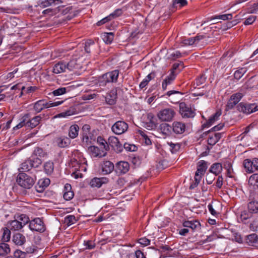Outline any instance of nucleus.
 I'll list each match as a JSON object with an SVG mask.
<instances>
[{
    "label": "nucleus",
    "instance_id": "nucleus-15",
    "mask_svg": "<svg viewBox=\"0 0 258 258\" xmlns=\"http://www.w3.org/2000/svg\"><path fill=\"white\" fill-rule=\"evenodd\" d=\"M130 169V165L128 162L120 161L116 164V171L119 174L126 173Z\"/></svg>",
    "mask_w": 258,
    "mask_h": 258
},
{
    "label": "nucleus",
    "instance_id": "nucleus-18",
    "mask_svg": "<svg viewBox=\"0 0 258 258\" xmlns=\"http://www.w3.org/2000/svg\"><path fill=\"white\" fill-rule=\"evenodd\" d=\"M12 241L16 245L21 246L26 242V240L23 234L20 233H16L13 235Z\"/></svg>",
    "mask_w": 258,
    "mask_h": 258
},
{
    "label": "nucleus",
    "instance_id": "nucleus-37",
    "mask_svg": "<svg viewBox=\"0 0 258 258\" xmlns=\"http://www.w3.org/2000/svg\"><path fill=\"white\" fill-rule=\"evenodd\" d=\"M200 225V222L197 221H186L183 223L184 227L190 228L192 230L196 229Z\"/></svg>",
    "mask_w": 258,
    "mask_h": 258
},
{
    "label": "nucleus",
    "instance_id": "nucleus-4",
    "mask_svg": "<svg viewBox=\"0 0 258 258\" xmlns=\"http://www.w3.org/2000/svg\"><path fill=\"white\" fill-rule=\"evenodd\" d=\"M118 75V70H114L103 74L99 79L100 85H105L107 83L116 82Z\"/></svg>",
    "mask_w": 258,
    "mask_h": 258
},
{
    "label": "nucleus",
    "instance_id": "nucleus-62",
    "mask_svg": "<svg viewBox=\"0 0 258 258\" xmlns=\"http://www.w3.org/2000/svg\"><path fill=\"white\" fill-rule=\"evenodd\" d=\"M180 68L182 69L184 68L183 63L182 62L180 61L178 63H175L173 64L172 69L171 71H173V72L175 73V71Z\"/></svg>",
    "mask_w": 258,
    "mask_h": 258
},
{
    "label": "nucleus",
    "instance_id": "nucleus-40",
    "mask_svg": "<svg viewBox=\"0 0 258 258\" xmlns=\"http://www.w3.org/2000/svg\"><path fill=\"white\" fill-rule=\"evenodd\" d=\"M58 0H39L38 2V6L41 8H44L52 5L55 2Z\"/></svg>",
    "mask_w": 258,
    "mask_h": 258
},
{
    "label": "nucleus",
    "instance_id": "nucleus-55",
    "mask_svg": "<svg viewBox=\"0 0 258 258\" xmlns=\"http://www.w3.org/2000/svg\"><path fill=\"white\" fill-rule=\"evenodd\" d=\"M232 18V14H223L217 15L215 17V19H222L223 20H231Z\"/></svg>",
    "mask_w": 258,
    "mask_h": 258
},
{
    "label": "nucleus",
    "instance_id": "nucleus-36",
    "mask_svg": "<svg viewBox=\"0 0 258 258\" xmlns=\"http://www.w3.org/2000/svg\"><path fill=\"white\" fill-rule=\"evenodd\" d=\"M32 155L40 158L46 157L47 156V153L40 147H36L33 151Z\"/></svg>",
    "mask_w": 258,
    "mask_h": 258
},
{
    "label": "nucleus",
    "instance_id": "nucleus-30",
    "mask_svg": "<svg viewBox=\"0 0 258 258\" xmlns=\"http://www.w3.org/2000/svg\"><path fill=\"white\" fill-rule=\"evenodd\" d=\"M79 127L77 124H74L70 126L69 135L72 139L76 138L78 135Z\"/></svg>",
    "mask_w": 258,
    "mask_h": 258
},
{
    "label": "nucleus",
    "instance_id": "nucleus-49",
    "mask_svg": "<svg viewBox=\"0 0 258 258\" xmlns=\"http://www.w3.org/2000/svg\"><path fill=\"white\" fill-rule=\"evenodd\" d=\"M167 144L170 147V150L172 153L177 152L180 148V144L179 143H173L172 142H167Z\"/></svg>",
    "mask_w": 258,
    "mask_h": 258
},
{
    "label": "nucleus",
    "instance_id": "nucleus-14",
    "mask_svg": "<svg viewBox=\"0 0 258 258\" xmlns=\"http://www.w3.org/2000/svg\"><path fill=\"white\" fill-rule=\"evenodd\" d=\"M117 90L113 89L111 90L105 96V101L108 104L114 105L116 102Z\"/></svg>",
    "mask_w": 258,
    "mask_h": 258
},
{
    "label": "nucleus",
    "instance_id": "nucleus-38",
    "mask_svg": "<svg viewBox=\"0 0 258 258\" xmlns=\"http://www.w3.org/2000/svg\"><path fill=\"white\" fill-rule=\"evenodd\" d=\"M3 235L2 240L3 241L6 242L10 240L11 238V230L10 228L5 227L3 228Z\"/></svg>",
    "mask_w": 258,
    "mask_h": 258
},
{
    "label": "nucleus",
    "instance_id": "nucleus-27",
    "mask_svg": "<svg viewBox=\"0 0 258 258\" xmlns=\"http://www.w3.org/2000/svg\"><path fill=\"white\" fill-rule=\"evenodd\" d=\"M29 117V113H26L20 119V122L15 126L13 127V131H16L25 126L27 127V121Z\"/></svg>",
    "mask_w": 258,
    "mask_h": 258
},
{
    "label": "nucleus",
    "instance_id": "nucleus-57",
    "mask_svg": "<svg viewBox=\"0 0 258 258\" xmlns=\"http://www.w3.org/2000/svg\"><path fill=\"white\" fill-rule=\"evenodd\" d=\"M201 178L200 176H195V181L190 185L189 188L193 189L196 187L200 182Z\"/></svg>",
    "mask_w": 258,
    "mask_h": 258
},
{
    "label": "nucleus",
    "instance_id": "nucleus-41",
    "mask_svg": "<svg viewBox=\"0 0 258 258\" xmlns=\"http://www.w3.org/2000/svg\"><path fill=\"white\" fill-rule=\"evenodd\" d=\"M114 38V34L112 32L104 33L102 35V39L106 44H110Z\"/></svg>",
    "mask_w": 258,
    "mask_h": 258
},
{
    "label": "nucleus",
    "instance_id": "nucleus-12",
    "mask_svg": "<svg viewBox=\"0 0 258 258\" xmlns=\"http://www.w3.org/2000/svg\"><path fill=\"white\" fill-rule=\"evenodd\" d=\"M66 64L67 70L69 72L75 71L81 68L80 61L77 58H73L68 62L66 61Z\"/></svg>",
    "mask_w": 258,
    "mask_h": 258
},
{
    "label": "nucleus",
    "instance_id": "nucleus-33",
    "mask_svg": "<svg viewBox=\"0 0 258 258\" xmlns=\"http://www.w3.org/2000/svg\"><path fill=\"white\" fill-rule=\"evenodd\" d=\"M57 145L60 148H64L69 146L70 144V140L67 137L59 138L56 140Z\"/></svg>",
    "mask_w": 258,
    "mask_h": 258
},
{
    "label": "nucleus",
    "instance_id": "nucleus-52",
    "mask_svg": "<svg viewBox=\"0 0 258 258\" xmlns=\"http://www.w3.org/2000/svg\"><path fill=\"white\" fill-rule=\"evenodd\" d=\"M152 79L151 74H149L146 78L144 79L142 82L140 84L139 87L141 89H143L145 87L150 80Z\"/></svg>",
    "mask_w": 258,
    "mask_h": 258
},
{
    "label": "nucleus",
    "instance_id": "nucleus-6",
    "mask_svg": "<svg viewBox=\"0 0 258 258\" xmlns=\"http://www.w3.org/2000/svg\"><path fill=\"white\" fill-rule=\"evenodd\" d=\"M237 110L243 113L249 114L258 111V103H245L241 102L237 106Z\"/></svg>",
    "mask_w": 258,
    "mask_h": 258
},
{
    "label": "nucleus",
    "instance_id": "nucleus-61",
    "mask_svg": "<svg viewBox=\"0 0 258 258\" xmlns=\"http://www.w3.org/2000/svg\"><path fill=\"white\" fill-rule=\"evenodd\" d=\"M225 168L227 170V176L229 177H232V176L231 174L232 173L233 169H232V165L231 164V163H228L226 165H225Z\"/></svg>",
    "mask_w": 258,
    "mask_h": 258
},
{
    "label": "nucleus",
    "instance_id": "nucleus-59",
    "mask_svg": "<svg viewBox=\"0 0 258 258\" xmlns=\"http://www.w3.org/2000/svg\"><path fill=\"white\" fill-rule=\"evenodd\" d=\"M215 176L214 174L213 175L212 174L207 173L206 175V180L208 184H211L213 183L214 180L215 179Z\"/></svg>",
    "mask_w": 258,
    "mask_h": 258
},
{
    "label": "nucleus",
    "instance_id": "nucleus-26",
    "mask_svg": "<svg viewBox=\"0 0 258 258\" xmlns=\"http://www.w3.org/2000/svg\"><path fill=\"white\" fill-rule=\"evenodd\" d=\"M222 166L220 163L213 164L209 169V172L215 175H218L222 171Z\"/></svg>",
    "mask_w": 258,
    "mask_h": 258
},
{
    "label": "nucleus",
    "instance_id": "nucleus-48",
    "mask_svg": "<svg viewBox=\"0 0 258 258\" xmlns=\"http://www.w3.org/2000/svg\"><path fill=\"white\" fill-rule=\"evenodd\" d=\"M31 249L30 250H27V252L22 251L20 250H16L14 253V256L16 258H25L27 253L31 252Z\"/></svg>",
    "mask_w": 258,
    "mask_h": 258
},
{
    "label": "nucleus",
    "instance_id": "nucleus-39",
    "mask_svg": "<svg viewBox=\"0 0 258 258\" xmlns=\"http://www.w3.org/2000/svg\"><path fill=\"white\" fill-rule=\"evenodd\" d=\"M9 244L4 242L0 244V255H5L10 252Z\"/></svg>",
    "mask_w": 258,
    "mask_h": 258
},
{
    "label": "nucleus",
    "instance_id": "nucleus-42",
    "mask_svg": "<svg viewBox=\"0 0 258 258\" xmlns=\"http://www.w3.org/2000/svg\"><path fill=\"white\" fill-rule=\"evenodd\" d=\"M44 171L47 174H51L54 169L53 163L51 161H48L44 165Z\"/></svg>",
    "mask_w": 258,
    "mask_h": 258
},
{
    "label": "nucleus",
    "instance_id": "nucleus-45",
    "mask_svg": "<svg viewBox=\"0 0 258 258\" xmlns=\"http://www.w3.org/2000/svg\"><path fill=\"white\" fill-rule=\"evenodd\" d=\"M77 221L76 217L74 215H68L64 218V223L68 226L72 225Z\"/></svg>",
    "mask_w": 258,
    "mask_h": 258
},
{
    "label": "nucleus",
    "instance_id": "nucleus-21",
    "mask_svg": "<svg viewBox=\"0 0 258 258\" xmlns=\"http://www.w3.org/2000/svg\"><path fill=\"white\" fill-rule=\"evenodd\" d=\"M245 241L249 245L258 247V236L255 233L247 235Z\"/></svg>",
    "mask_w": 258,
    "mask_h": 258
},
{
    "label": "nucleus",
    "instance_id": "nucleus-51",
    "mask_svg": "<svg viewBox=\"0 0 258 258\" xmlns=\"http://www.w3.org/2000/svg\"><path fill=\"white\" fill-rule=\"evenodd\" d=\"M243 95L241 93H237L232 95L229 99L231 101H233L237 104L242 97Z\"/></svg>",
    "mask_w": 258,
    "mask_h": 258
},
{
    "label": "nucleus",
    "instance_id": "nucleus-31",
    "mask_svg": "<svg viewBox=\"0 0 258 258\" xmlns=\"http://www.w3.org/2000/svg\"><path fill=\"white\" fill-rule=\"evenodd\" d=\"M249 184L253 187V189L258 188V174H253L251 175L248 180Z\"/></svg>",
    "mask_w": 258,
    "mask_h": 258
},
{
    "label": "nucleus",
    "instance_id": "nucleus-47",
    "mask_svg": "<svg viewBox=\"0 0 258 258\" xmlns=\"http://www.w3.org/2000/svg\"><path fill=\"white\" fill-rule=\"evenodd\" d=\"M97 143L102 146L104 151H107L109 149L108 142H107L104 139L101 137H98L97 140Z\"/></svg>",
    "mask_w": 258,
    "mask_h": 258
},
{
    "label": "nucleus",
    "instance_id": "nucleus-56",
    "mask_svg": "<svg viewBox=\"0 0 258 258\" xmlns=\"http://www.w3.org/2000/svg\"><path fill=\"white\" fill-rule=\"evenodd\" d=\"M123 147L127 151H135L137 149V147L135 145L128 143H124Z\"/></svg>",
    "mask_w": 258,
    "mask_h": 258
},
{
    "label": "nucleus",
    "instance_id": "nucleus-13",
    "mask_svg": "<svg viewBox=\"0 0 258 258\" xmlns=\"http://www.w3.org/2000/svg\"><path fill=\"white\" fill-rule=\"evenodd\" d=\"M196 46H203L209 43L211 38L207 34H198L196 37Z\"/></svg>",
    "mask_w": 258,
    "mask_h": 258
},
{
    "label": "nucleus",
    "instance_id": "nucleus-28",
    "mask_svg": "<svg viewBox=\"0 0 258 258\" xmlns=\"http://www.w3.org/2000/svg\"><path fill=\"white\" fill-rule=\"evenodd\" d=\"M243 165L246 172L248 173L254 172L253 160L252 161L249 159L244 160L243 162Z\"/></svg>",
    "mask_w": 258,
    "mask_h": 258
},
{
    "label": "nucleus",
    "instance_id": "nucleus-1",
    "mask_svg": "<svg viewBox=\"0 0 258 258\" xmlns=\"http://www.w3.org/2000/svg\"><path fill=\"white\" fill-rule=\"evenodd\" d=\"M29 222V217L24 214H22L17 217L15 220L10 221L9 228L12 231L21 230Z\"/></svg>",
    "mask_w": 258,
    "mask_h": 258
},
{
    "label": "nucleus",
    "instance_id": "nucleus-10",
    "mask_svg": "<svg viewBox=\"0 0 258 258\" xmlns=\"http://www.w3.org/2000/svg\"><path fill=\"white\" fill-rule=\"evenodd\" d=\"M108 144H109L114 151L117 153L122 151L123 147L120 143L118 138L116 137L111 136L108 139Z\"/></svg>",
    "mask_w": 258,
    "mask_h": 258
},
{
    "label": "nucleus",
    "instance_id": "nucleus-11",
    "mask_svg": "<svg viewBox=\"0 0 258 258\" xmlns=\"http://www.w3.org/2000/svg\"><path fill=\"white\" fill-rule=\"evenodd\" d=\"M186 128V124L181 121H175L172 124V131L176 135H181L184 133Z\"/></svg>",
    "mask_w": 258,
    "mask_h": 258
},
{
    "label": "nucleus",
    "instance_id": "nucleus-3",
    "mask_svg": "<svg viewBox=\"0 0 258 258\" xmlns=\"http://www.w3.org/2000/svg\"><path fill=\"white\" fill-rule=\"evenodd\" d=\"M17 182L21 187L26 189H30L34 184L35 179L30 175L22 172L18 174Z\"/></svg>",
    "mask_w": 258,
    "mask_h": 258
},
{
    "label": "nucleus",
    "instance_id": "nucleus-46",
    "mask_svg": "<svg viewBox=\"0 0 258 258\" xmlns=\"http://www.w3.org/2000/svg\"><path fill=\"white\" fill-rule=\"evenodd\" d=\"M160 128L163 134L168 135L170 133L172 126L167 123H162L160 125Z\"/></svg>",
    "mask_w": 258,
    "mask_h": 258
},
{
    "label": "nucleus",
    "instance_id": "nucleus-44",
    "mask_svg": "<svg viewBox=\"0 0 258 258\" xmlns=\"http://www.w3.org/2000/svg\"><path fill=\"white\" fill-rule=\"evenodd\" d=\"M181 46L185 45H195L196 46V37H190L182 40L181 42Z\"/></svg>",
    "mask_w": 258,
    "mask_h": 258
},
{
    "label": "nucleus",
    "instance_id": "nucleus-22",
    "mask_svg": "<svg viewBox=\"0 0 258 258\" xmlns=\"http://www.w3.org/2000/svg\"><path fill=\"white\" fill-rule=\"evenodd\" d=\"M221 111H218L214 113L212 116L210 117L208 120L202 125V128H204L206 127H209L211 126L216 120L218 119V118L221 115Z\"/></svg>",
    "mask_w": 258,
    "mask_h": 258
},
{
    "label": "nucleus",
    "instance_id": "nucleus-8",
    "mask_svg": "<svg viewBox=\"0 0 258 258\" xmlns=\"http://www.w3.org/2000/svg\"><path fill=\"white\" fill-rule=\"evenodd\" d=\"M29 226L31 230L40 232H44L45 229L43 222L39 218L31 221Z\"/></svg>",
    "mask_w": 258,
    "mask_h": 258
},
{
    "label": "nucleus",
    "instance_id": "nucleus-16",
    "mask_svg": "<svg viewBox=\"0 0 258 258\" xmlns=\"http://www.w3.org/2000/svg\"><path fill=\"white\" fill-rule=\"evenodd\" d=\"M207 167V164L206 161L204 160L200 161L198 164L197 170L195 175L196 176H200L202 178V176L205 173Z\"/></svg>",
    "mask_w": 258,
    "mask_h": 258
},
{
    "label": "nucleus",
    "instance_id": "nucleus-5",
    "mask_svg": "<svg viewBox=\"0 0 258 258\" xmlns=\"http://www.w3.org/2000/svg\"><path fill=\"white\" fill-rule=\"evenodd\" d=\"M175 112L172 108H167L160 110L157 114L159 119L162 121H170L174 118Z\"/></svg>",
    "mask_w": 258,
    "mask_h": 258
},
{
    "label": "nucleus",
    "instance_id": "nucleus-50",
    "mask_svg": "<svg viewBox=\"0 0 258 258\" xmlns=\"http://www.w3.org/2000/svg\"><path fill=\"white\" fill-rule=\"evenodd\" d=\"M246 72V69L245 68H241L237 70L234 74V78L237 80H239Z\"/></svg>",
    "mask_w": 258,
    "mask_h": 258
},
{
    "label": "nucleus",
    "instance_id": "nucleus-54",
    "mask_svg": "<svg viewBox=\"0 0 258 258\" xmlns=\"http://www.w3.org/2000/svg\"><path fill=\"white\" fill-rule=\"evenodd\" d=\"M122 14V10L121 9H117L115 10L112 13L109 15L110 18H117L121 16Z\"/></svg>",
    "mask_w": 258,
    "mask_h": 258
},
{
    "label": "nucleus",
    "instance_id": "nucleus-23",
    "mask_svg": "<svg viewBox=\"0 0 258 258\" xmlns=\"http://www.w3.org/2000/svg\"><path fill=\"white\" fill-rule=\"evenodd\" d=\"M42 119L40 115L36 116L30 119V115L28 117V120L27 121V127L33 128L38 125Z\"/></svg>",
    "mask_w": 258,
    "mask_h": 258
},
{
    "label": "nucleus",
    "instance_id": "nucleus-60",
    "mask_svg": "<svg viewBox=\"0 0 258 258\" xmlns=\"http://www.w3.org/2000/svg\"><path fill=\"white\" fill-rule=\"evenodd\" d=\"M74 194L73 191H72L64 192V193H63V198L66 201H69V200H71L74 197Z\"/></svg>",
    "mask_w": 258,
    "mask_h": 258
},
{
    "label": "nucleus",
    "instance_id": "nucleus-53",
    "mask_svg": "<svg viewBox=\"0 0 258 258\" xmlns=\"http://www.w3.org/2000/svg\"><path fill=\"white\" fill-rule=\"evenodd\" d=\"M94 44V42L93 41L91 40H89L87 41H86L85 43V50L87 53H90L91 52V49L90 46L92 45H93Z\"/></svg>",
    "mask_w": 258,
    "mask_h": 258
},
{
    "label": "nucleus",
    "instance_id": "nucleus-7",
    "mask_svg": "<svg viewBox=\"0 0 258 258\" xmlns=\"http://www.w3.org/2000/svg\"><path fill=\"white\" fill-rule=\"evenodd\" d=\"M128 127V124L125 122L119 120L112 125L111 130L114 134L119 135L125 133Z\"/></svg>",
    "mask_w": 258,
    "mask_h": 258
},
{
    "label": "nucleus",
    "instance_id": "nucleus-19",
    "mask_svg": "<svg viewBox=\"0 0 258 258\" xmlns=\"http://www.w3.org/2000/svg\"><path fill=\"white\" fill-rule=\"evenodd\" d=\"M88 150L91 154V155L94 157H101L105 156L106 154L105 151L101 150L98 147L94 146H90L88 148Z\"/></svg>",
    "mask_w": 258,
    "mask_h": 258
},
{
    "label": "nucleus",
    "instance_id": "nucleus-25",
    "mask_svg": "<svg viewBox=\"0 0 258 258\" xmlns=\"http://www.w3.org/2000/svg\"><path fill=\"white\" fill-rule=\"evenodd\" d=\"M114 168V164L109 161H104L102 166V172L105 174L110 173Z\"/></svg>",
    "mask_w": 258,
    "mask_h": 258
},
{
    "label": "nucleus",
    "instance_id": "nucleus-64",
    "mask_svg": "<svg viewBox=\"0 0 258 258\" xmlns=\"http://www.w3.org/2000/svg\"><path fill=\"white\" fill-rule=\"evenodd\" d=\"M141 135L143 137V141L145 142L146 145H150L152 144L151 140L145 134L142 132Z\"/></svg>",
    "mask_w": 258,
    "mask_h": 258
},
{
    "label": "nucleus",
    "instance_id": "nucleus-20",
    "mask_svg": "<svg viewBox=\"0 0 258 258\" xmlns=\"http://www.w3.org/2000/svg\"><path fill=\"white\" fill-rule=\"evenodd\" d=\"M177 74L173 71H171L170 74L166 77L162 82V88L164 90L167 89V86L172 83L175 80Z\"/></svg>",
    "mask_w": 258,
    "mask_h": 258
},
{
    "label": "nucleus",
    "instance_id": "nucleus-9",
    "mask_svg": "<svg viewBox=\"0 0 258 258\" xmlns=\"http://www.w3.org/2000/svg\"><path fill=\"white\" fill-rule=\"evenodd\" d=\"M179 112L183 118L194 117L195 115V112L184 102L179 104Z\"/></svg>",
    "mask_w": 258,
    "mask_h": 258
},
{
    "label": "nucleus",
    "instance_id": "nucleus-17",
    "mask_svg": "<svg viewBox=\"0 0 258 258\" xmlns=\"http://www.w3.org/2000/svg\"><path fill=\"white\" fill-rule=\"evenodd\" d=\"M66 61H60L55 64L53 67L52 72L54 74H58L61 73L67 72Z\"/></svg>",
    "mask_w": 258,
    "mask_h": 258
},
{
    "label": "nucleus",
    "instance_id": "nucleus-35",
    "mask_svg": "<svg viewBox=\"0 0 258 258\" xmlns=\"http://www.w3.org/2000/svg\"><path fill=\"white\" fill-rule=\"evenodd\" d=\"M31 164L32 168H37L42 164V160L38 157H36L32 155L29 158Z\"/></svg>",
    "mask_w": 258,
    "mask_h": 258
},
{
    "label": "nucleus",
    "instance_id": "nucleus-34",
    "mask_svg": "<svg viewBox=\"0 0 258 258\" xmlns=\"http://www.w3.org/2000/svg\"><path fill=\"white\" fill-rule=\"evenodd\" d=\"M221 138V133H215L213 136L210 137L208 140V144L210 145H215Z\"/></svg>",
    "mask_w": 258,
    "mask_h": 258
},
{
    "label": "nucleus",
    "instance_id": "nucleus-43",
    "mask_svg": "<svg viewBox=\"0 0 258 258\" xmlns=\"http://www.w3.org/2000/svg\"><path fill=\"white\" fill-rule=\"evenodd\" d=\"M67 88L65 87H60L59 88L54 91H53L52 92L49 93L48 94L49 95H53V96H60L61 95H63L65 94L67 92Z\"/></svg>",
    "mask_w": 258,
    "mask_h": 258
},
{
    "label": "nucleus",
    "instance_id": "nucleus-24",
    "mask_svg": "<svg viewBox=\"0 0 258 258\" xmlns=\"http://www.w3.org/2000/svg\"><path fill=\"white\" fill-rule=\"evenodd\" d=\"M107 182V179L106 178H94L90 182V185L93 187L99 188L101 186L102 184L105 183Z\"/></svg>",
    "mask_w": 258,
    "mask_h": 258
},
{
    "label": "nucleus",
    "instance_id": "nucleus-29",
    "mask_svg": "<svg viewBox=\"0 0 258 258\" xmlns=\"http://www.w3.org/2000/svg\"><path fill=\"white\" fill-rule=\"evenodd\" d=\"M247 207L249 212L251 213H258V201L252 200L249 202L247 205Z\"/></svg>",
    "mask_w": 258,
    "mask_h": 258
},
{
    "label": "nucleus",
    "instance_id": "nucleus-63",
    "mask_svg": "<svg viewBox=\"0 0 258 258\" xmlns=\"http://www.w3.org/2000/svg\"><path fill=\"white\" fill-rule=\"evenodd\" d=\"M206 77L205 75H202L199 78H198L197 80V85H200L204 83L206 81Z\"/></svg>",
    "mask_w": 258,
    "mask_h": 258
},
{
    "label": "nucleus",
    "instance_id": "nucleus-32",
    "mask_svg": "<svg viewBox=\"0 0 258 258\" xmlns=\"http://www.w3.org/2000/svg\"><path fill=\"white\" fill-rule=\"evenodd\" d=\"M32 168L29 159L23 162L19 168L20 171L23 172L30 170Z\"/></svg>",
    "mask_w": 258,
    "mask_h": 258
},
{
    "label": "nucleus",
    "instance_id": "nucleus-2",
    "mask_svg": "<svg viewBox=\"0 0 258 258\" xmlns=\"http://www.w3.org/2000/svg\"><path fill=\"white\" fill-rule=\"evenodd\" d=\"M63 102V101H58L52 102L51 101L47 102L44 99L39 100L33 104V108L36 113H38L44 109L58 106Z\"/></svg>",
    "mask_w": 258,
    "mask_h": 258
},
{
    "label": "nucleus",
    "instance_id": "nucleus-58",
    "mask_svg": "<svg viewBox=\"0 0 258 258\" xmlns=\"http://www.w3.org/2000/svg\"><path fill=\"white\" fill-rule=\"evenodd\" d=\"M256 17L255 16H250L248 18H247L244 22V24L245 25H248L252 24L256 20Z\"/></svg>",
    "mask_w": 258,
    "mask_h": 258
}]
</instances>
